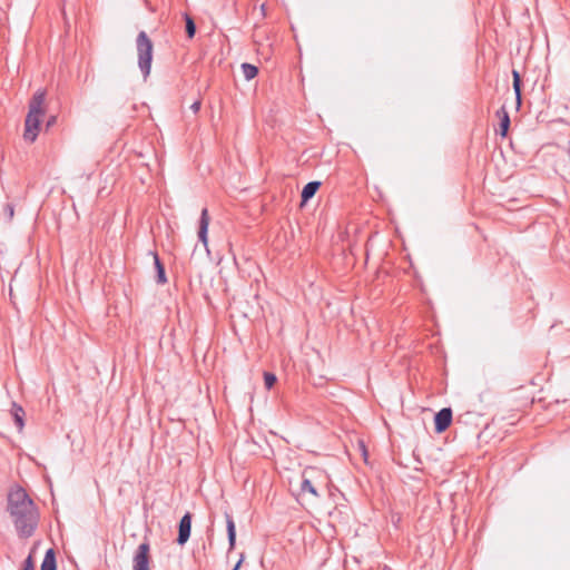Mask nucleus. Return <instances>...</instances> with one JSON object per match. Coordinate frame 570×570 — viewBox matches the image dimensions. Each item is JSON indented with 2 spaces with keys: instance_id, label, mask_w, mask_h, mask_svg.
Segmentation results:
<instances>
[{
  "instance_id": "1",
  "label": "nucleus",
  "mask_w": 570,
  "mask_h": 570,
  "mask_svg": "<svg viewBox=\"0 0 570 570\" xmlns=\"http://www.w3.org/2000/svg\"><path fill=\"white\" fill-rule=\"evenodd\" d=\"M7 500V511L18 535L23 539L33 535L39 522V511L32 499L23 488L14 485L9 490Z\"/></svg>"
},
{
  "instance_id": "2",
  "label": "nucleus",
  "mask_w": 570,
  "mask_h": 570,
  "mask_svg": "<svg viewBox=\"0 0 570 570\" xmlns=\"http://www.w3.org/2000/svg\"><path fill=\"white\" fill-rule=\"evenodd\" d=\"M45 99H46V92L42 91V90H38L31 98L30 102H29V112L26 117V121H24V134H23V137L26 140L28 141H35L37 136H38V131H39V127H40V122H41V116L45 114L43 111V104H45Z\"/></svg>"
},
{
  "instance_id": "3",
  "label": "nucleus",
  "mask_w": 570,
  "mask_h": 570,
  "mask_svg": "<svg viewBox=\"0 0 570 570\" xmlns=\"http://www.w3.org/2000/svg\"><path fill=\"white\" fill-rule=\"evenodd\" d=\"M136 47L138 53V67L146 79L150 75L154 46L145 31H140L138 33Z\"/></svg>"
},
{
  "instance_id": "4",
  "label": "nucleus",
  "mask_w": 570,
  "mask_h": 570,
  "mask_svg": "<svg viewBox=\"0 0 570 570\" xmlns=\"http://www.w3.org/2000/svg\"><path fill=\"white\" fill-rule=\"evenodd\" d=\"M149 551L150 546L147 541L138 546L132 559V570H149Z\"/></svg>"
},
{
  "instance_id": "5",
  "label": "nucleus",
  "mask_w": 570,
  "mask_h": 570,
  "mask_svg": "<svg viewBox=\"0 0 570 570\" xmlns=\"http://www.w3.org/2000/svg\"><path fill=\"white\" fill-rule=\"evenodd\" d=\"M191 518V513L186 512L178 523V535L176 541L179 546H184L190 538Z\"/></svg>"
},
{
  "instance_id": "6",
  "label": "nucleus",
  "mask_w": 570,
  "mask_h": 570,
  "mask_svg": "<svg viewBox=\"0 0 570 570\" xmlns=\"http://www.w3.org/2000/svg\"><path fill=\"white\" fill-rule=\"evenodd\" d=\"M452 423L451 407H443L434 415V430L436 433L444 432Z\"/></svg>"
},
{
  "instance_id": "7",
  "label": "nucleus",
  "mask_w": 570,
  "mask_h": 570,
  "mask_svg": "<svg viewBox=\"0 0 570 570\" xmlns=\"http://www.w3.org/2000/svg\"><path fill=\"white\" fill-rule=\"evenodd\" d=\"M208 226H209V216L207 208H204L199 218V229H198V239L203 243V245L207 248L208 245Z\"/></svg>"
},
{
  "instance_id": "8",
  "label": "nucleus",
  "mask_w": 570,
  "mask_h": 570,
  "mask_svg": "<svg viewBox=\"0 0 570 570\" xmlns=\"http://www.w3.org/2000/svg\"><path fill=\"white\" fill-rule=\"evenodd\" d=\"M320 187H321V181H318V180H312V181L307 183L303 187L302 193H301L302 205H305L308 200H311L315 196V194L317 193Z\"/></svg>"
},
{
  "instance_id": "9",
  "label": "nucleus",
  "mask_w": 570,
  "mask_h": 570,
  "mask_svg": "<svg viewBox=\"0 0 570 570\" xmlns=\"http://www.w3.org/2000/svg\"><path fill=\"white\" fill-rule=\"evenodd\" d=\"M225 519L228 539V550H233L236 544V525L233 517L228 512H225Z\"/></svg>"
},
{
  "instance_id": "10",
  "label": "nucleus",
  "mask_w": 570,
  "mask_h": 570,
  "mask_svg": "<svg viewBox=\"0 0 570 570\" xmlns=\"http://www.w3.org/2000/svg\"><path fill=\"white\" fill-rule=\"evenodd\" d=\"M497 116L500 118V136L501 137H505L507 134H508V130L510 128V117H509V114L505 109V107H501L498 111H497Z\"/></svg>"
},
{
  "instance_id": "11",
  "label": "nucleus",
  "mask_w": 570,
  "mask_h": 570,
  "mask_svg": "<svg viewBox=\"0 0 570 570\" xmlns=\"http://www.w3.org/2000/svg\"><path fill=\"white\" fill-rule=\"evenodd\" d=\"M308 471H313V469H306V470H304V472L302 474L303 479L301 482V492H303V493L308 492L312 495H314L315 498H318L320 494H318L316 488L312 484L309 478L307 476Z\"/></svg>"
},
{
  "instance_id": "12",
  "label": "nucleus",
  "mask_w": 570,
  "mask_h": 570,
  "mask_svg": "<svg viewBox=\"0 0 570 570\" xmlns=\"http://www.w3.org/2000/svg\"><path fill=\"white\" fill-rule=\"evenodd\" d=\"M154 264L156 268V282L157 284H165L167 283V276L165 272V266L161 263L159 256L157 253H154Z\"/></svg>"
},
{
  "instance_id": "13",
  "label": "nucleus",
  "mask_w": 570,
  "mask_h": 570,
  "mask_svg": "<svg viewBox=\"0 0 570 570\" xmlns=\"http://www.w3.org/2000/svg\"><path fill=\"white\" fill-rule=\"evenodd\" d=\"M11 415L18 430L21 431L24 426V410L22 409V406L13 402L11 407Z\"/></svg>"
},
{
  "instance_id": "14",
  "label": "nucleus",
  "mask_w": 570,
  "mask_h": 570,
  "mask_svg": "<svg viewBox=\"0 0 570 570\" xmlns=\"http://www.w3.org/2000/svg\"><path fill=\"white\" fill-rule=\"evenodd\" d=\"M40 569L41 570H57V560H56V554H55L53 549L47 550Z\"/></svg>"
},
{
  "instance_id": "15",
  "label": "nucleus",
  "mask_w": 570,
  "mask_h": 570,
  "mask_svg": "<svg viewBox=\"0 0 570 570\" xmlns=\"http://www.w3.org/2000/svg\"><path fill=\"white\" fill-rule=\"evenodd\" d=\"M521 86H522L521 76L517 70H513L512 71V87H513V90L515 94V99H517L518 106L521 105Z\"/></svg>"
},
{
  "instance_id": "16",
  "label": "nucleus",
  "mask_w": 570,
  "mask_h": 570,
  "mask_svg": "<svg viewBox=\"0 0 570 570\" xmlns=\"http://www.w3.org/2000/svg\"><path fill=\"white\" fill-rule=\"evenodd\" d=\"M240 68L246 80H252L258 73V68L248 62L242 63Z\"/></svg>"
},
{
  "instance_id": "17",
  "label": "nucleus",
  "mask_w": 570,
  "mask_h": 570,
  "mask_svg": "<svg viewBox=\"0 0 570 570\" xmlns=\"http://www.w3.org/2000/svg\"><path fill=\"white\" fill-rule=\"evenodd\" d=\"M184 19H185L186 35L189 39H193L196 33V23H195L194 19L187 13L184 14Z\"/></svg>"
},
{
  "instance_id": "18",
  "label": "nucleus",
  "mask_w": 570,
  "mask_h": 570,
  "mask_svg": "<svg viewBox=\"0 0 570 570\" xmlns=\"http://www.w3.org/2000/svg\"><path fill=\"white\" fill-rule=\"evenodd\" d=\"M277 377L272 372H264V384L267 390H271L276 383Z\"/></svg>"
},
{
  "instance_id": "19",
  "label": "nucleus",
  "mask_w": 570,
  "mask_h": 570,
  "mask_svg": "<svg viewBox=\"0 0 570 570\" xmlns=\"http://www.w3.org/2000/svg\"><path fill=\"white\" fill-rule=\"evenodd\" d=\"M21 570H35V564H33V561H32V557L29 556L24 561H23V564H22V569Z\"/></svg>"
},
{
  "instance_id": "20",
  "label": "nucleus",
  "mask_w": 570,
  "mask_h": 570,
  "mask_svg": "<svg viewBox=\"0 0 570 570\" xmlns=\"http://www.w3.org/2000/svg\"><path fill=\"white\" fill-rule=\"evenodd\" d=\"M190 109L193 110V112H198V110L200 109V101L197 100V101H194L190 106Z\"/></svg>"
},
{
  "instance_id": "21",
  "label": "nucleus",
  "mask_w": 570,
  "mask_h": 570,
  "mask_svg": "<svg viewBox=\"0 0 570 570\" xmlns=\"http://www.w3.org/2000/svg\"><path fill=\"white\" fill-rule=\"evenodd\" d=\"M243 561H244V554L242 553L239 560L236 562V564L234 566V568L232 570H239Z\"/></svg>"
},
{
  "instance_id": "22",
  "label": "nucleus",
  "mask_w": 570,
  "mask_h": 570,
  "mask_svg": "<svg viewBox=\"0 0 570 570\" xmlns=\"http://www.w3.org/2000/svg\"><path fill=\"white\" fill-rule=\"evenodd\" d=\"M360 449L363 453V456L366 459V455H367V451H366V448H365V444L363 441L360 442Z\"/></svg>"
},
{
  "instance_id": "23",
  "label": "nucleus",
  "mask_w": 570,
  "mask_h": 570,
  "mask_svg": "<svg viewBox=\"0 0 570 570\" xmlns=\"http://www.w3.org/2000/svg\"><path fill=\"white\" fill-rule=\"evenodd\" d=\"M56 122V116H50V118L47 121V127L52 126Z\"/></svg>"
},
{
  "instance_id": "24",
  "label": "nucleus",
  "mask_w": 570,
  "mask_h": 570,
  "mask_svg": "<svg viewBox=\"0 0 570 570\" xmlns=\"http://www.w3.org/2000/svg\"><path fill=\"white\" fill-rule=\"evenodd\" d=\"M7 212L9 214V217L11 218L13 216V206L7 205Z\"/></svg>"
}]
</instances>
